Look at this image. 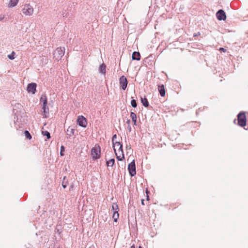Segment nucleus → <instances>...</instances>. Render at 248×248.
Returning <instances> with one entry per match:
<instances>
[{"label":"nucleus","instance_id":"f3484780","mask_svg":"<svg viewBox=\"0 0 248 248\" xmlns=\"http://www.w3.org/2000/svg\"><path fill=\"white\" fill-rule=\"evenodd\" d=\"M130 117H131V119H132L133 122L134 123V124H136V122H137L136 114L134 112H131L130 113Z\"/></svg>","mask_w":248,"mask_h":248},{"label":"nucleus","instance_id":"aec40b11","mask_svg":"<svg viewBox=\"0 0 248 248\" xmlns=\"http://www.w3.org/2000/svg\"><path fill=\"white\" fill-rule=\"evenodd\" d=\"M114 162H115L114 159H113V158L110 159L109 160L107 161V165L108 167H109V166L112 167L114 164Z\"/></svg>","mask_w":248,"mask_h":248},{"label":"nucleus","instance_id":"f257e3e1","mask_svg":"<svg viewBox=\"0 0 248 248\" xmlns=\"http://www.w3.org/2000/svg\"><path fill=\"white\" fill-rule=\"evenodd\" d=\"M113 149L116 156V158L118 160L122 161L124 158L123 150V145L120 142L116 141L113 143Z\"/></svg>","mask_w":248,"mask_h":248},{"label":"nucleus","instance_id":"20e7f679","mask_svg":"<svg viewBox=\"0 0 248 248\" xmlns=\"http://www.w3.org/2000/svg\"><path fill=\"white\" fill-rule=\"evenodd\" d=\"M238 124L241 126H244L246 124V117L244 112H240L237 116Z\"/></svg>","mask_w":248,"mask_h":248},{"label":"nucleus","instance_id":"c85d7f7f","mask_svg":"<svg viewBox=\"0 0 248 248\" xmlns=\"http://www.w3.org/2000/svg\"><path fill=\"white\" fill-rule=\"evenodd\" d=\"M5 16L3 15H0V21H2L4 18Z\"/></svg>","mask_w":248,"mask_h":248},{"label":"nucleus","instance_id":"9b49d317","mask_svg":"<svg viewBox=\"0 0 248 248\" xmlns=\"http://www.w3.org/2000/svg\"><path fill=\"white\" fill-rule=\"evenodd\" d=\"M42 109L43 110V115L45 118H47L49 116V108L47 106V102L46 100L44 103L43 105Z\"/></svg>","mask_w":248,"mask_h":248},{"label":"nucleus","instance_id":"6e6552de","mask_svg":"<svg viewBox=\"0 0 248 248\" xmlns=\"http://www.w3.org/2000/svg\"><path fill=\"white\" fill-rule=\"evenodd\" d=\"M78 124L83 127H86L87 125V122L86 118L83 116H79L77 119Z\"/></svg>","mask_w":248,"mask_h":248},{"label":"nucleus","instance_id":"9d476101","mask_svg":"<svg viewBox=\"0 0 248 248\" xmlns=\"http://www.w3.org/2000/svg\"><path fill=\"white\" fill-rule=\"evenodd\" d=\"M36 86L37 85L35 83H30L27 86V90L29 93L34 94L36 92Z\"/></svg>","mask_w":248,"mask_h":248},{"label":"nucleus","instance_id":"ddd939ff","mask_svg":"<svg viewBox=\"0 0 248 248\" xmlns=\"http://www.w3.org/2000/svg\"><path fill=\"white\" fill-rule=\"evenodd\" d=\"M158 91L160 94V95L161 96H164L165 95V91L164 86L163 85H159L158 87Z\"/></svg>","mask_w":248,"mask_h":248},{"label":"nucleus","instance_id":"dca6fc26","mask_svg":"<svg viewBox=\"0 0 248 248\" xmlns=\"http://www.w3.org/2000/svg\"><path fill=\"white\" fill-rule=\"evenodd\" d=\"M75 130L71 127H69L67 129V134L69 137L72 136L74 134Z\"/></svg>","mask_w":248,"mask_h":248},{"label":"nucleus","instance_id":"423d86ee","mask_svg":"<svg viewBox=\"0 0 248 248\" xmlns=\"http://www.w3.org/2000/svg\"><path fill=\"white\" fill-rule=\"evenodd\" d=\"M128 170L130 175L131 176H134L136 174V166L135 160H133V161L128 164Z\"/></svg>","mask_w":248,"mask_h":248},{"label":"nucleus","instance_id":"a211bd4d","mask_svg":"<svg viewBox=\"0 0 248 248\" xmlns=\"http://www.w3.org/2000/svg\"><path fill=\"white\" fill-rule=\"evenodd\" d=\"M141 102L142 105L145 107H148L149 106L148 101L146 97L141 98Z\"/></svg>","mask_w":248,"mask_h":248},{"label":"nucleus","instance_id":"2eb2a0df","mask_svg":"<svg viewBox=\"0 0 248 248\" xmlns=\"http://www.w3.org/2000/svg\"><path fill=\"white\" fill-rule=\"evenodd\" d=\"M106 66L104 63H102L99 67V73L105 75L106 72Z\"/></svg>","mask_w":248,"mask_h":248},{"label":"nucleus","instance_id":"412c9836","mask_svg":"<svg viewBox=\"0 0 248 248\" xmlns=\"http://www.w3.org/2000/svg\"><path fill=\"white\" fill-rule=\"evenodd\" d=\"M119 214L118 212L113 213V216H112V218L114 220V221L117 222L118 220V219L119 218Z\"/></svg>","mask_w":248,"mask_h":248},{"label":"nucleus","instance_id":"a878e982","mask_svg":"<svg viewBox=\"0 0 248 248\" xmlns=\"http://www.w3.org/2000/svg\"><path fill=\"white\" fill-rule=\"evenodd\" d=\"M64 151V146H62L61 147V152H60V155L61 156H63L64 155V154L63 153V152Z\"/></svg>","mask_w":248,"mask_h":248},{"label":"nucleus","instance_id":"bb28decb","mask_svg":"<svg viewBox=\"0 0 248 248\" xmlns=\"http://www.w3.org/2000/svg\"><path fill=\"white\" fill-rule=\"evenodd\" d=\"M45 100H46V101L47 102L46 96H42L41 97V101H42L43 103L45 102Z\"/></svg>","mask_w":248,"mask_h":248},{"label":"nucleus","instance_id":"7ed1b4c3","mask_svg":"<svg viewBox=\"0 0 248 248\" xmlns=\"http://www.w3.org/2000/svg\"><path fill=\"white\" fill-rule=\"evenodd\" d=\"M65 53V48L64 47H58L54 51L53 55L55 59L59 61L62 59V56L64 55Z\"/></svg>","mask_w":248,"mask_h":248},{"label":"nucleus","instance_id":"2f4dec72","mask_svg":"<svg viewBox=\"0 0 248 248\" xmlns=\"http://www.w3.org/2000/svg\"><path fill=\"white\" fill-rule=\"evenodd\" d=\"M131 248H135L134 246H132L131 247Z\"/></svg>","mask_w":248,"mask_h":248},{"label":"nucleus","instance_id":"4be33fe9","mask_svg":"<svg viewBox=\"0 0 248 248\" xmlns=\"http://www.w3.org/2000/svg\"><path fill=\"white\" fill-rule=\"evenodd\" d=\"M15 52L13 51L10 54L8 55V57L10 60H14L15 58Z\"/></svg>","mask_w":248,"mask_h":248},{"label":"nucleus","instance_id":"6ab92c4d","mask_svg":"<svg viewBox=\"0 0 248 248\" xmlns=\"http://www.w3.org/2000/svg\"><path fill=\"white\" fill-rule=\"evenodd\" d=\"M112 209L113 213H117L119 211V207L116 203H113L112 204Z\"/></svg>","mask_w":248,"mask_h":248},{"label":"nucleus","instance_id":"4468645a","mask_svg":"<svg viewBox=\"0 0 248 248\" xmlns=\"http://www.w3.org/2000/svg\"><path fill=\"white\" fill-rule=\"evenodd\" d=\"M19 0H10L8 7H14L17 5L18 3Z\"/></svg>","mask_w":248,"mask_h":248},{"label":"nucleus","instance_id":"f8f14e48","mask_svg":"<svg viewBox=\"0 0 248 248\" xmlns=\"http://www.w3.org/2000/svg\"><path fill=\"white\" fill-rule=\"evenodd\" d=\"M132 59L139 61L140 59V55L139 52L135 51L132 54Z\"/></svg>","mask_w":248,"mask_h":248},{"label":"nucleus","instance_id":"5701e85b","mask_svg":"<svg viewBox=\"0 0 248 248\" xmlns=\"http://www.w3.org/2000/svg\"><path fill=\"white\" fill-rule=\"evenodd\" d=\"M24 134L27 139L29 140H31V136L28 131H25L24 132Z\"/></svg>","mask_w":248,"mask_h":248},{"label":"nucleus","instance_id":"72a5a7b5","mask_svg":"<svg viewBox=\"0 0 248 248\" xmlns=\"http://www.w3.org/2000/svg\"><path fill=\"white\" fill-rule=\"evenodd\" d=\"M139 248H142L141 246H140Z\"/></svg>","mask_w":248,"mask_h":248},{"label":"nucleus","instance_id":"0eeeda50","mask_svg":"<svg viewBox=\"0 0 248 248\" xmlns=\"http://www.w3.org/2000/svg\"><path fill=\"white\" fill-rule=\"evenodd\" d=\"M119 84L120 87L125 90L127 86L128 82L126 77L124 76H121L119 78Z\"/></svg>","mask_w":248,"mask_h":248},{"label":"nucleus","instance_id":"1a4fd4ad","mask_svg":"<svg viewBox=\"0 0 248 248\" xmlns=\"http://www.w3.org/2000/svg\"><path fill=\"white\" fill-rule=\"evenodd\" d=\"M216 16L219 20H225L226 18L225 13L223 10H219L217 13Z\"/></svg>","mask_w":248,"mask_h":248},{"label":"nucleus","instance_id":"39448f33","mask_svg":"<svg viewBox=\"0 0 248 248\" xmlns=\"http://www.w3.org/2000/svg\"><path fill=\"white\" fill-rule=\"evenodd\" d=\"M91 155L94 159H98L100 157V149L99 146H95L92 148Z\"/></svg>","mask_w":248,"mask_h":248},{"label":"nucleus","instance_id":"393cba45","mask_svg":"<svg viewBox=\"0 0 248 248\" xmlns=\"http://www.w3.org/2000/svg\"><path fill=\"white\" fill-rule=\"evenodd\" d=\"M131 105L134 108H136L137 107V103L135 99H133L131 100Z\"/></svg>","mask_w":248,"mask_h":248},{"label":"nucleus","instance_id":"b1692460","mask_svg":"<svg viewBox=\"0 0 248 248\" xmlns=\"http://www.w3.org/2000/svg\"><path fill=\"white\" fill-rule=\"evenodd\" d=\"M42 134L44 136H46L48 139L50 138V133L47 131H42Z\"/></svg>","mask_w":248,"mask_h":248},{"label":"nucleus","instance_id":"cd10ccee","mask_svg":"<svg viewBox=\"0 0 248 248\" xmlns=\"http://www.w3.org/2000/svg\"><path fill=\"white\" fill-rule=\"evenodd\" d=\"M117 138V135L116 134L114 135L113 136H112V143H114V142H115L116 141H115V139Z\"/></svg>","mask_w":248,"mask_h":248},{"label":"nucleus","instance_id":"c756f323","mask_svg":"<svg viewBox=\"0 0 248 248\" xmlns=\"http://www.w3.org/2000/svg\"><path fill=\"white\" fill-rule=\"evenodd\" d=\"M219 50L221 51H223L224 52H226V50L225 48H223V47L220 48Z\"/></svg>","mask_w":248,"mask_h":248},{"label":"nucleus","instance_id":"473e14b6","mask_svg":"<svg viewBox=\"0 0 248 248\" xmlns=\"http://www.w3.org/2000/svg\"><path fill=\"white\" fill-rule=\"evenodd\" d=\"M143 201H144V200H142V204H144Z\"/></svg>","mask_w":248,"mask_h":248},{"label":"nucleus","instance_id":"7c9ffc66","mask_svg":"<svg viewBox=\"0 0 248 248\" xmlns=\"http://www.w3.org/2000/svg\"><path fill=\"white\" fill-rule=\"evenodd\" d=\"M62 187H63L64 188H66V185H64V184H62Z\"/></svg>","mask_w":248,"mask_h":248},{"label":"nucleus","instance_id":"f03ea898","mask_svg":"<svg viewBox=\"0 0 248 248\" xmlns=\"http://www.w3.org/2000/svg\"><path fill=\"white\" fill-rule=\"evenodd\" d=\"M21 12L26 16H32L34 13V8L30 3H25L21 6Z\"/></svg>","mask_w":248,"mask_h":248}]
</instances>
